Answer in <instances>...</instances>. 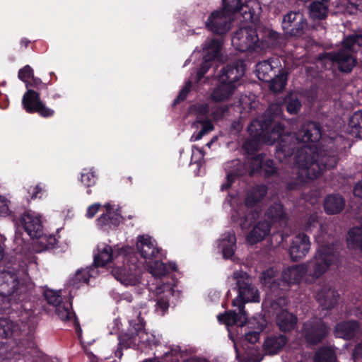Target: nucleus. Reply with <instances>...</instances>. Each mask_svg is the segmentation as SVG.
<instances>
[{"label":"nucleus","instance_id":"nucleus-1","mask_svg":"<svg viewBox=\"0 0 362 362\" xmlns=\"http://www.w3.org/2000/svg\"><path fill=\"white\" fill-rule=\"evenodd\" d=\"M302 101L297 93L288 92L281 103L269 105L263 115L254 119L247 127L252 141L269 145L278 141L277 153L285 157L295 154L294 162L299 168L298 176L303 182L320 177L327 170L337 166L339 151L345 148L343 137H322V128L318 122H306L293 134H284L282 123L285 108L291 115H298L302 108ZM250 144V141L245 143Z\"/></svg>","mask_w":362,"mask_h":362},{"label":"nucleus","instance_id":"nucleus-57","mask_svg":"<svg viewBox=\"0 0 362 362\" xmlns=\"http://www.w3.org/2000/svg\"><path fill=\"white\" fill-rule=\"evenodd\" d=\"M8 203L9 201L7 199L0 196V216H6L10 214Z\"/></svg>","mask_w":362,"mask_h":362},{"label":"nucleus","instance_id":"nucleus-11","mask_svg":"<svg viewBox=\"0 0 362 362\" xmlns=\"http://www.w3.org/2000/svg\"><path fill=\"white\" fill-rule=\"evenodd\" d=\"M233 279L236 280V286L238 291V298L232 302L233 306H237L243 314L244 304L248 302H259L260 298L257 288L252 284L248 274L243 271H235Z\"/></svg>","mask_w":362,"mask_h":362},{"label":"nucleus","instance_id":"nucleus-14","mask_svg":"<svg viewBox=\"0 0 362 362\" xmlns=\"http://www.w3.org/2000/svg\"><path fill=\"white\" fill-rule=\"evenodd\" d=\"M233 17L219 10L214 11L205 22L206 28L221 38L230 30Z\"/></svg>","mask_w":362,"mask_h":362},{"label":"nucleus","instance_id":"nucleus-50","mask_svg":"<svg viewBox=\"0 0 362 362\" xmlns=\"http://www.w3.org/2000/svg\"><path fill=\"white\" fill-rule=\"evenodd\" d=\"M44 296L47 302L55 308L64 302L62 297L60 295L51 290L45 291L44 293Z\"/></svg>","mask_w":362,"mask_h":362},{"label":"nucleus","instance_id":"nucleus-60","mask_svg":"<svg viewBox=\"0 0 362 362\" xmlns=\"http://www.w3.org/2000/svg\"><path fill=\"white\" fill-rule=\"evenodd\" d=\"M353 358L355 360L362 358V341L355 346L353 351Z\"/></svg>","mask_w":362,"mask_h":362},{"label":"nucleus","instance_id":"nucleus-24","mask_svg":"<svg viewBox=\"0 0 362 362\" xmlns=\"http://www.w3.org/2000/svg\"><path fill=\"white\" fill-rule=\"evenodd\" d=\"M360 329V323L355 320L342 321L337 323L334 327L336 337L351 340L354 339Z\"/></svg>","mask_w":362,"mask_h":362},{"label":"nucleus","instance_id":"nucleus-6","mask_svg":"<svg viewBox=\"0 0 362 362\" xmlns=\"http://www.w3.org/2000/svg\"><path fill=\"white\" fill-rule=\"evenodd\" d=\"M268 187L265 185L253 187L246 194L244 206H240L232 214V220L237 223L242 230L248 229L259 217L260 210L254 207L266 197Z\"/></svg>","mask_w":362,"mask_h":362},{"label":"nucleus","instance_id":"nucleus-4","mask_svg":"<svg viewBox=\"0 0 362 362\" xmlns=\"http://www.w3.org/2000/svg\"><path fill=\"white\" fill-rule=\"evenodd\" d=\"M245 63L238 59L223 66L218 74V84L211 93V99L215 102H222L229 99L235 89L240 85V80L245 72Z\"/></svg>","mask_w":362,"mask_h":362},{"label":"nucleus","instance_id":"nucleus-36","mask_svg":"<svg viewBox=\"0 0 362 362\" xmlns=\"http://www.w3.org/2000/svg\"><path fill=\"white\" fill-rule=\"evenodd\" d=\"M223 7L221 11L228 13L230 16L233 17V15L243 11L244 13L248 12L250 14V17H252V13L251 10L249 8L247 4L244 5L242 2V0H222Z\"/></svg>","mask_w":362,"mask_h":362},{"label":"nucleus","instance_id":"nucleus-34","mask_svg":"<svg viewBox=\"0 0 362 362\" xmlns=\"http://www.w3.org/2000/svg\"><path fill=\"white\" fill-rule=\"evenodd\" d=\"M223 43V40L221 37L206 40L203 48L204 57L213 60L218 59Z\"/></svg>","mask_w":362,"mask_h":362},{"label":"nucleus","instance_id":"nucleus-53","mask_svg":"<svg viewBox=\"0 0 362 362\" xmlns=\"http://www.w3.org/2000/svg\"><path fill=\"white\" fill-rule=\"evenodd\" d=\"M193 110L197 115V119H204L207 118L209 107L206 103L197 104L193 106Z\"/></svg>","mask_w":362,"mask_h":362},{"label":"nucleus","instance_id":"nucleus-41","mask_svg":"<svg viewBox=\"0 0 362 362\" xmlns=\"http://www.w3.org/2000/svg\"><path fill=\"white\" fill-rule=\"evenodd\" d=\"M349 133L362 139V110L355 112L349 120Z\"/></svg>","mask_w":362,"mask_h":362},{"label":"nucleus","instance_id":"nucleus-19","mask_svg":"<svg viewBox=\"0 0 362 362\" xmlns=\"http://www.w3.org/2000/svg\"><path fill=\"white\" fill-rule=\"evenodd\" d=\"M339 296L338 291L329 285L323 286L315 293L316 301L325 310L333 309L337 305Z\"/></svg>","mask_w":362,"mask_h":362},{"label":"nucleus","instance_id":"nucleus-18","mask_svg":"<svg viewBox=\"0 0 362 362\" xmlns=\"http://www.w3.org/2000/svg\"><path fill=\"white\" fill-rule=\"evenodd\" d=\"M282 305L278 308H272L269 304L270 309L276 313V325L279 329L284 333H289L295 329L298 317L296 315L290 313L287 309H284Z\"/></svg>","mask_w":362,"mask_h":362},{"label":"nucleus","instance_id":"nucleus-3","mask_svg":"<svg viewBox=\"0 0 362 362\" xmlns=\"http://www.w3.org/2000/svg\"><path fill=\"white\" fill-rule=\"evenodd\" d=\"M31 283L20 279L18 274L9 271L0 272V311L12 309L24 308L25 310H31L29 308L19 304V300L28 299L30 296Z\"/></svg>","mask_w":362,"mask_h":362},{"label":"nucleus","instance_id":"nucleus-59","mask_svg":"<svg viewBox=\"0 0 362 362\" xmlns=\"http://www.w3.org/2000/svg\"><path fill=\"white\" fill-rule=\"evenodd\" d=\"M245 338L248 342L254 344L259 341V332L255 331V332H250L248 333H246Z\"/></svg>","mask_w":362,"mask_h":362},{"label":"nucleus","instance_id":"nucleus-54","mask_svg":"<svg viewBox=\"0 0 362 362\" xmlns=\"http://www.w3.org/2000/svg\"><path fill=\"white\" fill-rule=\"evenodd\" d=\"M34 76V71L29 65H25L18 71V76L20 80L24 83H28V81Z\"/></svg>","mask_w":362,"mask_h":362},{"label":"nucleus","instance_id":"nucleus-35","mask_svg":"<svg viewBox=\"0 0 362 362\" xmlns=\"http://www.w3.org/2000/svg\"><path fill=\"white\" fill-rule=\"evenodd\" d=\"M71 298H69L60 305L55 308V313L57 316L63 321H69L74 318V323L79 327V323L77 320L75 313L72 310Z\"/></svg>","mask_w":362,"mask_h":362},{"label":"nucleus","instance_id":"nucleus-64","mask_svg":"<svg viewBox=\"0 0 362 362\" xmlns=\"http://www.w3.org/2000/svg\"><path fill=\"white\" fill-rule=\"evenodd\" d=\"M300 187V185L296 181H291L288 182L286 188L288 190H294L299 189Z\"/></svg>","mask_w":362,"mask_h":362},{"label":"nucleus","instance_id":"nucleus-26","mask_svg":"<svg viewBox=\"0 0 362 362\" xmlns=\"http://www.w3.org/2000/svg\"><path fill=\"white\" fill-rule=\"evenodd\" d=\"M149 272L155 277H165L169 274V270L176 271L175 262H169L168 264L158 259H152L146 262Z\"/></svg>","mask_w":362,"mask_h":362},{"label":"nucleus","instance_id":"nucleus-31","mask_svg":"<svg viewBox=\"0 0 362 362\" xmlns=\"http://www.w3.org/2000/svg\"><path fill=\"white\" fill-rule=\"evenodd\" d=\"M121 218L119 214H102L96 219V225L100 230L109 232L110 230H115L119 226Z\"/></svg>","mask_w":362,"mask_h":362},{"label":"nucleus","instance_id":"nucleus-29","mask_svg":"<svg viewBox=\"0 0 362 362\" xmlns=\"http://www.w3.org/2000/svg\"><path fill=\"white\" fill-rule=\"evenodd\" d=\"M217 317L219 322L227 326L237 325L241 327L245 326L247 320V313L245 310L243 314L240 313L238 314L235 310H230L223 314L218 315Z\"/></svg>","mask_w":362,"mask_h":362},{"label":"nucleus","instance_id":"nucleus-17","mask_svg":"<svg viewBox=\"0 0 362 362\" xmlns=\"http://www.w3.org/2000/svg\"><path fill=\"white\" fill-rule=\"evenodd\" d=\"M319 59L321 60L327 59L336 64L339 71L346 74L350 73L357 63L356 58L344 49L338 52H324Z\"/></svg>","mask_w":362,"mask_h":362},{"label":"nucleus","instance_id":"nucleus-10","mask_svg":"<svg viewBox=\"0 0 362 362\" xmlns=\"http://www.w3.org/2000/svg\"><path fill=\"white\" fill-rule=\"evenodd\" d=\"M267 41L264 36L260 37L259 28L245 26L237 30L232 37V44L240 52L264 49Z\"/></svg>","mask_w":362,"mask_h":362},{"label":"nucleus","instance_id":"nucleus-38","mask_svg":"<svg viewBox=\"0 0 362 362\" xmlns=\"http://www.w3.org/2000/svg\"><path fill=\"white\" fill-rule=\"evenodd\" d=\"M346 243L349 247L358 249L362 252V226H356L349 229Z\"/></svg>","mask_w":362,"mask_h":362},{"label":"nucleus","instance_id":"nucleus-21","mask_svg":"<svg viewBox=\"0 0 362 362\" xmlns=\"http://www.w3.org/2000/svg\"><path fill=\"white\" fill-rule=\"evenodd\" d=\"M136 247L146 262L156 258L160 252L159 248L156 245V241L148 235H139Z\"/></svg>","mask_w":362,"mask_h":362},{"label":"nucleus","instance_id":"nucleus-13","mask_svg":"<svg viewBox=\"0 0 362 362\" xmlns=\"http://www.w3.org/2000/svg\"><path fill=\"white\" fill-rule=\"evenodd\" d=\"M284 33L290 37H301L308 29L306 18L300 11H289L284 15L281 20Z\"/></svg>","mask_w":362,"mask_h":362},{"label":"nucleus","instance_id":"nucleus-56","mask_svg":"<svg viewBox=\"0 0 362 362\" xmlns=\"http://www.w3.org/2000/svg\"><path fill=\"white\" fill-rule=\"evenodd\" d=\"M26 87H33L37 89L47 88V84L44 83L42 80L39 78L33 76L28 83H26Z\"/></svg>","mask_w":362,"mask_h":362},{"label":"nucleus","instance_id":"nucleus-16","mask_svg":"<svg viewBox=\"0 0 362 362\" xmlns=\"http://www.w3.org/2000/svg\"><path fill=\"white\" fill-rule=\"evenodd\" d=\"M22 105L28 113H37L42 117H52L55 114L54 110L41 100L40 93L34 90L28 89L25 92L22 99Z\"/></svg>","mask_w":362,"mask_h":362},{"label":"nucleus","instance_id":"nucleus-20","mask_svg":"<svg viewBox=\"0 0 362 362\" xmlns=\"http://www.w3.org/2000/svg\"><path fill=\"white\" fill-rule=\"evenodd\" d=\"M310 241L309 237L304 233H300L296 235L289 247V255L293 262L305 257L310 248Z\"/></svg>","mask_w":362,"mask_h":362},{"label":"nucleus","instance_id":"nucleus-44","mask_svg":"<svg viewBox=\"0 0 362 362\" xmlns=\"http://www.w3.org/2000/svg\"><path fill=\"white\" fill-rule=\"evenodd\" d=\"M303 229L305 231L319 235L322 233V225L320 221V217L316 213L310 214L306 221Z\"/></svg>","mask_w":362,"mask_h":362},{"label":"nucleus","instance_id":"nucleus-32","mask_svg":"<svg viewBox=\"0 0 362 362\" xmlns=\"http://www.w3.org/2000/svg\"><path fill=\"white\" fill-rule=\"evenodd\" d=\"M333 4L335 13L355 14L358 11H362V0H336Z\"/></svg>","mask_w":362,"mask_h":362},{"label":"nucleus","instance_id":"nucleus-46","mask_svg":"<svg viewBox=\"0 0 362 362\" xmlns=\"http://www.w3.org/2000/svg\"><path fill=\"white\" fill-rule=\"evenodd\" d=\"M39 239L40 244L45 250L53 249L57 245L58 240L54 235H47L42 233L40 237H35Z\"/></svg>","mask_w":362,"mask_h":362},{"label":"nucleus","instance_id":"nucleus-27","mask_svg":"<svg viewBox=\"0 0 362 362\" xmlns=\"http://www.w3.org/2000/svg\"><path fill=\"white\" fill-rule=\"evenodd\" d=\"M118 348L115 352V356L121 358L122 356V349L129 348L136 349L137 335L132 327L128 329L127 332L121 333L118 335Z\"/></svg>","mask_w":362,"mask_h":362},{"label":"nucleus","instance_id":"nucleus-23","mask_svg":"<svg viewBox=\"0 0 362 362\" xmlns=\"http://www.w3.org/2000/svg\"><path fill=\"white\" fill-rule=\"evenodd\" d=\"M264 219L269 221L272 226L276 223L280 227L286 226L288 215L284 205L280 202L273 203L265 211Z\"/></svg>","mask_w":362,"mask_h":362},{"label":"nucleus","instance_id":"nucleus-40","mask_svg":"<svg viewBox=\"0 0 362 362\" xmlns=\"http://www.w3.org/2000/svg\"><path fill=\"white\" fill-rule=\"evenodd\" d=\"M222 253L225 259H229L235 253L236 237L234 233H228L221 240Z\"/></svg>","mask_w":362,"mask_h":362},{"label":"nucleus","instance_id":"nucleus-45","mask_svg":"<svg viewBox=\"0 0 362 362\" xmlns=\"http://www.w3.org/2000/svg\"><path fill=\"white\" fill-rule=\"evenodd\" d=\"M89 270L87 269H78L74 275L69 280V285L74 288H78L81 284L88 283L90 277Z\"/></svg>","mask_w":362,"mask_h":362},{"label":"nucleus","instance_id":"nucleus-48","mask_svg":"<svg viewBox=\"0 0 362 362\" xmlns=\"http://www.w3.org/2000/svg\"><path fill=\"white\" fill-rule=\"evenodd\" d=\"M81 182L87 188L95 185L96 182V176L95 172L92 170H84L81 175Z\"/></svg>","mask_w":362,"mask_h":362},{"label":"nucleus","instance_id":"nucleus-28","mask_svg":"<svg viewBox=\"0 0 362 362\" xmlns=\"http://www.w3.org/2000/svg\"><path fill=\"white\" fill-rule=\"evenodd\" d=\"M326 214L329 215L339 214L345 206V199L339 194H328L326 196L324 204Z\"/></svg>","mask_w":362,"mask_h":362},{"label":"nucleus","instance_id":"nucleus-51","mask_svg":"<svg viewBox=\"0 0 362 362\" xmlns=\"http://www.w3.org/2000/svg\"><path fill=\"white\" fill-rule=\"evenodd\" d=\"M192 86V83L190 81H188L187 82H186L185 86L180 90L177 96L173 100V103L172 105L173 107L177 106L178 104H180L181 102L184 101L186 99V98L187 97V95L190 91Z\"/></svg>","mask_w":362,"mask_h":362},{"label":"nucleus","instance_id":"nucleus-52","mask_svg":"<svg viewBox=\"0 0 362 362\" xmlns=\"http://www.w3.org/2000/svg\"><path fill=\"white\" fill-rule=\"evenodd\" d=\"M214 60L208 59L206 57H203V62H202L200 67L199 68L197 73V81H200L209 70L212 66V62Z\"/></svg>","mask_w":362,"mask_h":362},{"label":"nucleus","instance_id":"nucleus-55","mask_svg":"<svg viewBox=\"0 0 362 362\" xmlns=\"http://www.w3.org/2000/svg\"><path fill=\"white\" fill-rule=\"evenodd\" d=\"M196 122L202 124V129L200 130L204 134V135L214 129L211 121L208 118L204 119H197Z\"/></svg>","mask_w":362,"mask_h":362},{"label":"nucleus","instance_id":"nucleus-22","mask_svg":"<svg viewBox=\"0 0 362 362\" xmlns=\"http://www.w3.org/2000/svg\"><path fill=\"white\" fill-rule=\"evenodd\" d=\"M20 224L31 238L42 235V223L40 217L30 212H25L20 218Z\"/></svg>","mask_w":362,"mask_h":362},{"label":"nucleus","instance_id":"nucleus-39","mask_svg":"<svg viewBox=\"0 0 362 362\" xmlns=\"http://www.w3.org/2000/svg\"><path fill=\"white\" fill-rule=\"evenodd\" d=\"M343 49L349 52H357L362 48V35L354 34L344 37L342 41Z\"/></svg>","mask_w":362,"mask_h":362},{"label":"nucleus","instance_id":"nucleus-30","mask_svg":"<svg viewBox=\"0 0 362 362\" xmlns=\"http://www.w3.org/2000/svg\"><path fill=\"white\" fill-rule=\"evenodd\" d=\"M288 338L284 334L267 337L264 343V349L269 355L278 354L287 344Z\"/></svg>","mask_w":362,"mask_h":362},{"label":"nucleus","instance_id":"nucleus-49","mask_svg":"<svg viewBox=\"0 0 362 362\" xmlns=\"http://www.w3.org/2000/svg\"><path fill=\"white\" fill-rule=\"evenodd\" d=\"M28 200H35L37 199H42L45 190L41 186L40 184H37L35 186H30L27 189Z\"/></svg>","mask_w":362,"mask_h":362},{"label":"nucleus","instance_id":"nucleus-37","mask_svg":"<svg viewBox=\"0 0 362 362\" xmlns=\"http://www.w3.org/2000/svg\"><path fill=\"white\" fill-rule=\"evenodd\" d=\"M272 78V80H269L267 82L272 92L279 93L285 89L288 81V72L286 71L281 68Z\"/></svg>","mask_w":362,"mask_h":362},{"label":"nucleus","instance_id":"nucleus-58","mask_svg":"<svg viewBox=\"0 0 362 362\" xmlns=\"http://www.w3.org/2000/svg\"><path fill=\"white\" fill-rule=\"evenodd\" d=\"M101 208V204L100 203H94L91 205H90L87 210L86 216L88 218H93L95 214L100 211Z\"/></svg>","mask_w":362,"mask_h":362},{"label":"nucleus","instance_id":"nucleus-15","mask_svg":"<svg viewBox=\"0 0 362 362\" xmlns=\"http://www.w3.org/2000/svg\"><path fill=\"white\" fill-rule=\"evenodd\" d=\"M141 313L136 320L129 321L130 327H132L137 335L136 349L144 353H148L153 347L160 344V341L156 337L148 334L145 330V321L141 317Z\"/></svg>","mask_w":362,"mask_h":362},{"label":"nucleus","instance_id":"nucleus-63","mask_svg":"<svg viewBox=\"0 0 362 362\" xmlns=\"http://www.w3.org/2000/svg\"><path fill=\"white\" fill-rule=\"evenodd\" d=\"M272 270L267 269L262 273V279L265 284L269 283V281L272 279Z\"/></svg>","mask_w":362,"mask_h":362},{"label":"nucleus","instance_id":"nucleus-2","mask_svg":"<svg viewBox=\"0 0 362 362\" xmlns=\"http://www.w3.org/2000/svg\"><path fill=\"white\" fill-rule=\"evenodd\" d=\"M114 261L115 278L124 285H136L141 279L142 267L139 263L134 249L124 246L112 250L110 245L98 247V253L95 255L93 264L95 267H103Z\"/></svg>","mask_w":362,"mask_h":362},{"label":"nucleus","instance_id":"nucleus-9","mask_svg":"<svg viewBox=\"0 0 362 362\" xmlns=\"http://www.w3.org/2000/svg\"><path fill=\"white\" fill-rule=\"evenodd\" d=\"M33 290V285L31 284V288L30 296L28 299L24 300H19V304L28 306H32L31 310H25L24 308L12 309L11 308L6 310L0 311V314H6L8 317H0V338L7 339L12 336L16 325L14 323L13 320L19 317V320L22 321L25 318L30 317L34 313V303L31 301L32 293Z\"/></svg>","mask_w":362,"mask_h":362},{"label":"nucleus","instance_id":"nucleus-25","mask_svg":"<svg viewBox=\"0 0 362 362\" xmlns=\"http://www.w3.org/2000/svg\"><path fill=\"white\" fill-rule=\"evenodd\" d=\"M271 228L272 225L269 221L265 219L259 221L247 236V241L253 245L263 240L269 235Z\"/></svg>","mask_w":362,"mask_h":362},{"label":"nucleus","instance_id":"nucleus-8","mask_svg":"<svg viewBox=\"0 0 362 362\" xmlns=\"http://www.w3.org/2000/svg\"><path fill=\"white\" fill-rule=\"evenodd\" d=\"M340 262V254L333 245H322L319 247L313 261L305 267L308 274L313 278H319L325 274L332 264Z\"/></svg>","mask_w":362,"mask_h":362},{"label":"nucleus","instance_id":"nucleus-12","mask_svg":"<svg viewBox=\"0 0 362 362\" xmlns=\"http://www.w3.org/2000/svg\"><path fill=\"white\" fill-rule=\"evenodd\" d=\"M330 328L322 318H312L305 322L301 334L305 341L310 346L318 345L329 336Z\"/></svg>","mask_w":362,"mask_h":362},{"label":"nucleus","instance_id":"nucleus-7","mask_svg":"<svg viewBox=\"0 0 362 362\" xmlns=\"http://www.w3.org/2000/svg\"><path fill=\"white\" fill-rule=\"evenodd\" d=\"M230 168L231 169L228 171L227 174L231 175V177L234 180L247 174L251 177L255 174H259L265 177H270L277 173V168L275 166L274 160L270 158L266 159L264 153H259L252 157L247 163H243L239 160H233Z\"/></svg>","mask_w":362,"mask_h":362},{"label":"nucleus","instance_id":"nucleus-47","mask_svg":"<svg viewBox=\"0 0 362 362\" xmlns=\"http://www.w3.org/2000/svg\"><path fill=\"white\" fill-rule=\"evenodd\" d=\"M258 28H259L260 37L264 36V38L267 40L264 42V48L279 38V34L277 32L267 28L258 27Z\"/></svg>","mask_w":362,"mask_h":362},{"label":"nucleus","instance_id":"nucleus-62","mask_svg":"<svg viewBox=\"0 0 362 362\" xmlns=\"http://www.w3.org/2000/svg\"><path fill=\"white\" fill-rule=\"evenodd\" d=\"M354 194L362 198V181L356 184L354 188Z\"/></svg>","mask_w":362,"mask_h":362},{"label":"nucleus","instance_id":"nucleus-5","mask_svg":"<svg viewBox=\"0 0 362 362\" xmlns=\"http://www.w3.org/2000/svg\"><path fill=\"white\" fill-rule=\"evenodd\" d=\"M307 272L306 267L302 265H293L285 269L281 278L273 280L269 286V293L273 298L270 301L272 308L286 305L288 299L286 293L291 284H298Z\"/></svg>","mask_w":362,"mask_h":362},{"label":"nucleus","instance_id":"nucleus-33","mask_svg":"<svg viewBox=\"0 0 362 362\" xmlns=\"http://www.w3.org/2000/svg\"><path fill=\"white\" fill-rule=\"evenodd\" d=\"M279 70L280 69L277 66H274L269 59L259 62L256 65L257 78L265 83L268 82L269 80H272V77H274Z\"/></svg>","mask_w":362,"mask_h":362},{"label":"nucleus","instance_id":"nucleus-61","mask_svg":"<svg viewBox=\"0 0 362 362\" xmlns=\"http://www.w3.org/2000/svg\"><path fill=\"white\" fill-rule=\"evenodd\" d=\"M235 180L231 177V175H226V182L221 185V190L226 191L230 188Z\"/></svg>","mask_w":362,"mask_h":362},{"label":"nucleus","instance_id":"nucleus-42","mask_svg":"<svg viewBox=\"0 0 362 362\" xmlns=\"http://www.w3.org/2000/svg\"><path fill=\"white\" fill-rule=\"evenodd\" d=\"M337 355L329 346H322L315 352L313 362H336Z\"/></svg>","mask_w":362,"mask_h":362},{"label":"nucleus","instance_id":"nucleus-43","mask_svg":"<svg viewBox=\"0 0 362 362\" xmlns=\"http://www.w3.org/2000/svg\"><path fill=\"white\" fill-rule=\"evenodd\" d=\"M310 16L313 18L325 19L327 16V1L322 0H315L310 6Z\"/></svg>","mask_w":362,"mask_h":362}]
</instances>
